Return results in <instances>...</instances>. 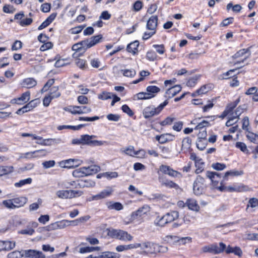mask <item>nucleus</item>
Segmentation results:
<instances>
[{"label": "nucleus", "mask_w": 258, "mask_h": 258, "mask_svg": "<svg viewBox=\"0 0 258 258\" xmlns=\"http://www.w3.org/2000/svg\"><path fill=\"white\" fill-rule=\"evenodd\" d=\"M107 235L112 238H115L122 241H131L133 237L127 232L114 229H107L105 231Z\"/></svg>", "instance_id": "f257e3e1"}, {"label": "nucleus", "mask_w": 258, "mask_h": 258, "mask_svg": "<svg viewBox=\"0 0 258 258\" xmlns=\"http://www.w3.org/2000/svg\"><path fill=\"white\" fill-rule=\"evenodd\" d=\"M168 103V100H166L157 107H155L153 106L145 107L143 111V115L144 118L149 119L154 116L158 115Z\"/></svg>", "instance_id": "f03ea898"}, {"label": "nucleus", "mask_w": 258, "mask_h": 258, "mask_svg": "<svg viewBox=\"0 0 258 258\" xmlns=\"http://www.w3.org/2000/svg\"><path fill=\"white\" fill-rule=\"evenodd\" d=\"M222 182H221V186H218L217 188L220 192H251L252 190L250 188L242 184L234 185L233 186H225L222 185Z\"/></svg>", "instance_id": "7ed1b4c3"}, {"label": "nucleus", "mask_w": 258, "mask_h": 258, "mask_svg": "<svg viewBox=\"0 0 258 258\" xmlns=\"http://www.w3.org/2000/svg\"><path fill=\"white\" fill-rule=\"evenodd\" d=\"M27 202L25 197H21L9 200L4 201L3 203L8 208L14 209L23 206Z\"/></svg>", "instance_id": "20e7f679"}, {"label": "nucleus", "mask_w": 258, "mask_h": 258, "mask_svg": "<svg viewBox=\"0 0 258 258\" xmlns=\"http://www.w3.org/2000/svg\"><path fill=\"white\" fill-rule=\"evenodd\" d=\"M225 248L226 245L223 242H220L219 246L216 244H210L203 246L201 250L203 253L210 252L216 254L222 252Z\"/></svg>", "instance_id": "39448f33"}, {"label": "nucleus", "mask_w": 258, "mask_h": 258, "mask_svg": "<svg viewBox=\"0 0 258 258\" xmlns=\"http://www.w3.org/2000/svg\"><path fill=\"white\" fill-rule=\"evenodd\" d=\"M102 39V35H98L80 41V44L82 46L83 50L85 51L87 49L95 45L96 44L99 43Z\"/></svg>", "instance_id": "423d86ee"}, {"label": "nucleus", "mask_w": 258, "mask_h": 258, "mask_svg": "<svg viewBox=\"0 0 258 258\" xmlns=\"http://www.w3.org/2000/svg\"><path fill=\"white\" fill-rule=\"evenodd\" d=\"M64 109L73 114H86L90 113L91 111V109L86 106H73L69 107H66Z\"/></svg>", "instance_id": "0eeeda50"}, {"label": "nucleus", "mask_w": 258, "mask_h": 258, "mask_svg": "<svg viewBox=\"0 0 258 258\" xmlns=\"http://www.w3.org/2000/svg\"><path fill=\"white\" fill-rule=\"evenodd\" d=\"M95 137V136H90L88 135H84L81 136V141L82 145H88L90 146H99L103 145L104 142L101 141L93 140Z\"/></svg>", "instance_id": "6e6552de"}, {"label": "nucleus", "mask_w": 258, "mask_h": 258, "mask_svg": "<svg viewBox=\"0 0 258 258\" xmlns=\"http://www.w3.org/2000/svg\"><path fill=\"white\" fill-rule=\"evenodd\" d=\"M150 207L147 205L143 206L136 211L132 213L131 215V220L133 221L138 218L142 217L144 215L147 214V213L150 212Z\"/></svg>", "instance_id": "1a4fd4ad"}, {"label": "nucleus", "mask_w": 258, "mask_h": 258, "mask_svg": "<svg viewBox=\"0 0 258 258\" xmlns=\"http://www.w3.org/2000/svg\"><path fill=\"white\" fill-rule=\"evenodd\" d=\"M160 170L164 174H168L169 176L173 177L180 178L182 177L181 174L171 168L167 165H162L160 166Z\"/></svg>", "instance_id": "9d476101"}, {"label": "nucleus", "mask_w": 258, "mask_h": 258, "mask_svg": "<svg viewBox=\"0 0 258 258\" xmlns=\"http://www.w3.org/2000/svg\"><path fill=\"white\" fill-rule=\"evenodd\" d=\"M141 244L140 247L141 249L144 250V253L146 254L155 253V246H157L156 244L150 241H145Z\"/></svg>", "instance_id": "9b49d317"}, {"label": "nucleus", "mask_w": 258, "mask_h": 258, "mask_svg": "<svg viewBox=\"0 0 258 258\" xmlns=\"http://www.w3.org/2000/svg\"><path fill=\"white\" fill-rule=\"evenodd\" d=\"M30 98V92L26 91L23 93L21 97L12 100V103H15L19 105L23 104L28 102Z\"/></svg>", "instance_id": "f8f14e48"}, {"label": "nucleus", "mask_w": 258, "mask_h": 258, "mask_svg": "<svg viewBox=\"0 0 258 258\" xmlns=\"http://www.w3.org/2000/svg\"><path fill=\"white\" fill-rule=\"evenodd\" d=\"M175 138L174 135L171 134H163L156 136V140L160 144H164L166 142L172 141Z\"/></svg>", "instance_id": "ddd939ff"}, {"label": "nucleus", "mask_w": 258, "mask_h": 258, "mask_svg": "<svg viewBox=\"0 0 258 258\" xmlns=\"http://www.w3.org/2000/svg\"><path fill=\"white\" fill-rule=\"evenodd\" d=\"M25 257L29 258H45V255L40 251L33 249L26 250L24 251Z\"/></svg>", "instance_id": "4468645a"}, {"label": "nucleus", "mask_w": 258, "mask_h": 258, "mask_svg": "<svg viewBox=\"0 0 258 258\" xmlns=\"http://www.w3.org/2000/svg\"><path fill=\"white\" fill-rule=\"evenodd\" d=\"M181 87L180 85H175L168 89L165 92V97L171 98L175 96L181 91Z\"/></svg>", "instance_id": "2eb2a0df"}, {"label": "nucleus", "mask_w": 258, "mask_h": 258, "mask_svg": "<svg viewBox=\"0 0 258 258\" xmlns=\"http://www.w3.org/2000/svg\"><path fill=\"white\" fill-rule=\"evenodd\" d=\"M141 246V244L139 243H133L128 245H120L116 247V250L118 252H121L125 250H128L132 249L138 248Z\"/></svg>", "instance_id": "dca6fc26"}, {"label": "nucleus", "mask_w": 258, "mask_h": 258, "mask_svg": "<svg viewBox=\"0 0 258 258\" xmlns=\"http://www.w3.org/2000/svg\"><path fill=\"white\" fill-rule=\"evenodd\" d=\"M206 177L211 179V181L214 183H218L219 179L221 178V174L216 172L207 171L206 173Z\"/></svg>", "instance_id": "f3484780"}, {"label": "nucleus", "mask_w": 258, "mask_h": 258, "mask_svg": "<svg viewBox=\"0 0 258 258\" xmlns=\"http://www.w3.org/2000/svg\"><path fill=\"white\" fill-rule=\"evenodd\" d=\"M158 20L157 16H151L147 22V28L150 30L156 31Z\"/></svg>", "instance_id": "a211bd4d"}, {"label": "nucleus", "mask_w": 258, "mask_h": 258, "mask_svg": "<svg viewBox=\"0 0 258 258\" xmlns=\"http://www.w3.org/2000/svg\"><path fill=\"white\" fill-rule=\"evenodd\" d=\"M250 47H249L247 49L244 48V49H240L233 55L232 57L233 58H239L240 57L243 56L245 54H246L247 53H249L248 55L247 56L245 57L243 60H242L241 61H237V62H235V64H238V63H240L241 62H243L244 61L247 57H248L250 56Z\"/></svg>", "instance_id": "6ab92c4d"}, {"label": "nucleus", "mask_w": 258, "mask_h": 258, "mask_svg": "<svg viewBox=\"0 0 258 258\" xmlns=\"http://www.w3.org/2000/svg\"><path fill=\"white\" fill-rule=\"evenodd\" d=\"M68 225L65 223V222L64 221H62L50 224L47 226V228L48 230L51 231L58 229H62L66 227Z\"/></svg>", "instance_id": "aec40b11"}, {"label": "nucleus", "mask_w": 258, "mask_h": 258, "mask_svg": "<svg viewBox=\"0 0 258 258\" xmlns=\"http://www.w3.org/2000/svg\"><path fill=\"white\" fill-rule=\"evenodd\" d=\"M226 253H233L234 254L240 257L242 255V251L241 248L238 246L232 247L230 245L226 246V248L224 249Z\"/></svg>", "instance_id": "412c9836"}, {"label": "nucleus", "mask_w": 258, "mask_h": 258, "mask_svg": "<svg viewBox=\"0 0 258 258\" xmlns=\"http://www.w3.org/2000/svg\"><path fill=\"white\" fill-rule=\"evenodd\" d=\"M60 139H46L42 138V142H36V144L43 146H51L54 144H57L61 142Z\"/></svg>", "instance_id": "4be33fe9"}, {"label": "nucleus", "mask_w": 258, "mask_h": 258, "mask_svg": "<svg viewBox=\"0 0 258 258\" xmlns=\"http://www.w3.org/2000/svg\"><path fill=\"white\" fill-rule=\"evenodd\" d=\"M21 85L22 87L31 88L37 85V81L32 78H28L23 80Z\"/></svg>", "instance_id": "5701e85b"}, {"label": "nucleus", "mask_w": 258, "mask_h": 258, "mask_svg": "<svg viewBox=\"0 0 258 258\" xmlns=\"http://www.w3.org/2000/svg\"><path fill=\"white\" fill-rule=\"evenodd\" d=\"M185 204L188 208L193 211L198 212L200 210V206L198 204L197 201L194 199H188L186 201Z\"/></svg>", "instance_id": "b1692460"}, {"label": "nucleus", "mask_w": 258, "mask_h": 258, "mask_svg": "<svg viewBox=\"0 0 258 258\" xmlns=\"http://www.w3.org/2000/svg\"><path fill=\"white\" fill-rule=\"evenodd\" d=\"M73 175L76 177H82L88 175V172H87L86 167H81L75 170L72 173Z\"/></svg>", "instance_id": "393cba45"}, {"label": "nucleus", "mask_w": 258, "mask_h": 258, "mask_svg": "<svg viewBox=\"0 0 258 258\" xmlns=\"http://www.w3.org/2000/svg\"><path fill=\"white\" fill-rule=\"evenodd\" d=\"M139 45V41L137 40L127 45L126 47V50L128 52L132 53L133 54H135L138 51V47Z\"/></svg>", "instance_id": "a878e982"}, {"label": "nucleus", "mask_w": 258, "mask_h": 258, "mask_svg": "<svg viewBox=\"0 0 258 258\" xmlns=\"http://www.w3.org/2000/svg\"><path fill=\"white\" fill-rule=\"evenodd\" d=\"M146 91L149 96L154 97L160 91V89L156 86H149L146 88Z\"/></svg>", "instance_id": "bb28decb"}, {"label": "nucleus", "mask_w": 258, "mask_h": 258, "mask_svg": "<svg viewBox=\"0 0 258 258\" xmlns=\"http://www.w3.org/2000/svg\"><path fill=\"white\" fill-rule=\"evenodd\" d=\"M26 250H22L21 251L15 250L11 252L7 255V258H21L23 256L25 257L24 251Z\"/></svg>", "instance_id": "cd10ccee"}, {"label": "nucleus", "mask_w": 258, "mask_h": 258, "mask_svg": "<svg viewBox=\"0 0 258 258\" xmlns=\"http://www.w3.org/2000/svg\"><path fill=\"white\" fill-rule=\"evenodd\" d=\"M14 167L13 166H0V176L7 175L13 172Z\"/></svg>", "instance_id": "c85d7f7f"}, {"label": "nucleus", "mask_w": 258, "mask_h": 258, "mask_svg": "<svg viewBox=\"0 0 258 258\" xmlns=\"http://www.w3.org/2000/svg\"><path fill=\"white\" fill-rule=\"evenodd\" d=\"M165 215L168 222L170 223L178 218L179 213L176 211H172L170 212L166 213Z\"/></svg>", "instance_id": "c756f323"}, {"label": "nucleus", "mask_w": 258, "mask_h": 258, "mask_svg": "<svg viewBox=\"0 0 258 258\" xmlns=\"http://www.w3.org/2000/svg\"><path fill=\"white\" fill-rule=\"evenodd\" d=\"M107 206L109 210L119 211L123 209L122 204L118 202H109L107 203Z\"/></svg>", "instance_id": "7c9ffc66"}, {"label": "nucleus", "mask_w": 258, "mask_h": 258, "mask_svg": "<svg viewBox=\"0 0 258 258\" xmlns=\"http://www.w3.org/2000/svg\"><path fill=\"white\" fill-rule=\"evenodd\" d=\"M121 152L123 153L126 155L135 157V148L133 146H129L124 149H121Z\"/></svg>", "instance_id": "2f4dec72"}, {"label": "nucleus", "mask_w": 258, "mask_h": 258, "mask_svg": "<svg viewBox=\"0 0 258 258\" xmlns=\"http://www.w3.org/2000/svg\"><path fill=\"white\" fill-rule=\"evenodd\" d=\"M86 124H79L78 125H59L57 127V129L59 131L63 130V129H71L74 131L76 130H79L81 128H82L83 127L85 126Z\"/></svg>", "instance_id": "473e14b6"}, {"label": "nucleus", "mask_w": 258, "mask_h": 258, "mask_svg": "<svg viewBox=\"0 0 258 258\" xmlns=\"http://www.w3.org/2000/svg\"><path fill=\"white\" fill-rule=\"evenodd\" d=\"M3 244L4 251L11 250L16 246L15 242L8 240L3 241Z\"/></svg>", "instance_id": "72a5a7b5"}, {"label": "nucleus", "mask_w": 258, "mask_h": 258, "mask_svg": "<svg viewBox=\"0 0 258 258\" xmlns=\"http://www.w3.org/2000/svg\"><path fill=\"white\" fill-rule=\"evenodd\" d=\"M123 76L126 77L133 78L136 75V71L133 69H124L120 71Z\"/></svg>", "instance_id": "f704fd0d"}, {"label": "nucleus", "mask_w": 258, "mask_h": 258, "mask_svg": "<svg viewBox=\"0 0 258 258\" xmlns=\"http://www.w3.org/2000/svg\"><path fill=\"white\" fill-rule=\"evenodd\" d=\"M101 254V258H119V254L110 251L102 252Z\"/></svg>", "instance_id": "c9c22d12"}, {"label": "nucleus", "mask_w": 258, "mask_h": 258, "mask_svg": "<svg viewBox=\"0 0 258 258\" xmlns=\"http://www.w3.org/2000/svg\"><path fill=\"white\" fill-rule=\"evenodd\" d=\"M49 96L51 98H58L60 96V93L58 91V87L54 86L50 89Z\"/></svg>", "instance_id": "e433bc0d"}, {"label": "nucleus", "mask_w": 258, "mask_h": 258, "mask_svg": "<svg viewBox=\"0 0 258 258\" xmlns=\"http://www.w3.org/2000/svg\"><path fill=\"white\" fill-rule=\"evenodd\" d=\"M32 181V179L29 177L26 179L21 180L19 182H16L14 185L16 187H20L25 184H29L31 183Z\"/></svg>", "instance_id": "4c0bfd02"}, {"label": "nucleus", "mask_w": 258, "mask_h": 258, "mask_svg": "<svg viewBox=\"0 0 258 258\" xmlns=\"http://www.w3.org/2000/svg\"><path fill=\"white\" fill-rule=\"evenodd\" d=\"M242 174H243V172L241 171H236V170H230V171L226 172L225 173L223 178H224V180H226V179H227V177L229 176H238V175H241Z\"/></svg>", "instance_id": "58836bf2"}, {"label": "nucleus", "mask_w": 258, "mask_h": 258, "mask_svg": "<svg viewBox=\"0 0 258 258\" xmlns=\"http://www.w3.org/2000/svg\"><path fill=\"white\" fill-rule=\"evenodd\" d=\"M86 168L87 169V172H88V175L97 172L100 169V167L97 165H91L86 167Z\"/></svg>", "instance_id": "ea45409f"}, {"label": "nucleus", "mask_w": 258, "mask_h": 258, "mask_svg": "<svg viewBox=\"0 0 258 258\" xmlns=\"http://www.w3.org/2000/svg\"><path fill=\"white\" fill-rule=\"evenodd\" d=\"M200 78V76H195L191 78H190L186 83V85L188 87H194L197 84L198 80Z\"/></svg>", "instance_id": "a19ab883"}, {"label": "nucleus", "mask_w": 258, "mask_h": 258, "mask_svg": "<svg viewBox=\"0 0 258 258\" xmlns=\"http://www.w3.org/2000/svg\"><path fill=\"white\" fill-rule=\"evenodd\" d=\"M176 241L179 242L180 244L186 245L192 242V238L189 236L181 237L178 238Z\"/></svg>", "instance_id": "79ce46f5"}, {"label": "nucleus", "mask_w": 258, "mask_h": 258, "mask_svg": "<svg viewBox=\"0 0 258 258\" xmlns=\"http://www.w3.org/2000/svg\"><path fill=\"white\" fill-rule=\"evenodd\" d=\"M31 154L34 155L35 158H39L45 156L47 154V151L45 149H41L33 151Z\"/></svg>", "instance_id": "37998d69"}, {"label": "nucleus", "mask_w": 258, "mask_h": 258, "mask_svg": "<svg viewBox=\"0 0 258 258\" xmlns=\"http://www.w3.org/2000/svg\"><path fill=\"white\" fill-rule=\"evenodd\" d=\"M163 184L165 185L167 187L174 188L176 189H178L177 192H181L182 190L179 187V186L177 184H176L175 183L173 182L172 181H167L166 182L163 183Z\"/></svg>", "instance_id": "c03bdc74"}, {"label": "nucleus", "mask_w": 258, "mask_h": 258, "mask_svg": "<svg viewBox=\"0 0 258 258\" xmlns=\"http://www.w3.org/2000/svg\"><path fill=\"white\" fill-rule=\"evenodd\" d=\"M191 140L189 137L184 138L182 141L181 148H189L191 146Z\"/></svg>", "instance_id": "a18cd8bd"}, {"label": "nucleus", "mask_w": 258, "mask_h": 258, "mask_svg": "<svg viewBox=\"0 0 258 258\" xmlns=\"http://www.w3.org/2000/svg\"><path fill=\"white\" fill-rule=\"evenodd\" d=\"M75 63L79 68L82 70L85 69L87 67L86 61L84 59H77Z\"/></svg>", "instance_id": "49530a36"}, {"label": "nucleus", "mask_w": 258, "mask_h": 258, "mask_svg": "<svg viewBox=\"0 0 258 258\" xmlns=\"http://www.w3.org/2000/svg\"><path fill=\"white\" fill-rule=\"evenodd\" d=\"M169 222H168L167 217L165 215L159 218V220L157 221L156 224L159 226L163 227L166 224H168Z\"/></svg>", "instance_id": "de8ad7c7"}, {"label": "nucleus", "mask_w": 258, "mask_h": 258, "mask_svg": "<svg viewBox=\"0 0 258 258\" xmlns=\"http://www.w3.org/2000/svg\"><path fill=\"white\" fill-rule=\"evenodd\" d=\"M3 10L5 13L9 14H13L16 11L15 8L13 6L10 5H5L3 7Z\"/></svg>", "instance_id": "09e8293b"}, {"label": "nucleus", "mask_w": 258, "mask_h": 258, "mask_svg": "<svg viewBox=\"0 0 258 258\" xmlns=\"http://www.w3.org/2000/svg\"><path fill=\"white\" fill-rule=\"evenodd\" d=\"M210 125V123L207 120H203L202 122L198 123V124L195 127V130H203L205 127Z\"/></svg>", "instance_id": "8fccbe9b"}, {"label": "nucleus", "mask_w": 258, "mask_h": 258, "mask_svg": "<svg viewBox=\"0 0 258 258\" xmlns=\"http://www.w3.org/2000/svg\"><path fill=\"white\" fill-rule=\"evenodd\" d=\"M9 223L11 225L17 226L21 224L20 218L18 216H13L10 220Z\"/></svg>", "instance_id": "3c124183"}, {"label": "nucleus", "mask_w": 258, "mask_h": 258, "mask_svg": "<svg viewBox=\"0 0 258 258\" xmlns=\"http://www.w3.org/2000/svg\"><path fill=\"white\" fill-rule=\"evenodd\" d=\"M235 146L242 152L245 153L248 152L246 145L243 142H238L236 143Z\"/></svg>", "instance_id": "603ef678"}, {"label": "nucleus", "mask_w": 258, "mask_h": 258, "mask_svg": "<svg viewBox=\"0 0 258 258\" xmlns=\"http://www.w3.org/2000/svg\"><path fill=\"white\" fill-rule=\"evenodd\" d=\"M54 83V79H51L48 80L46 83L44 85L43 87L41 89V92H44L47 91V90L50 88Z\"/></svg>", "instance_id": "864d4df0"}, {"label": "nucleus", "mask_w": 258, "mask_h": 258, "mask_svg": "<svg viewBox=\"0 0 258 258\" xmlns=\"http://www.w3.org/2000/svg\"><path fill=\"white\" fill-rule=\"evenodd\" d=\"M112 93L107 92H103L98 95V98L101 100H107L112 98Z\"/></svg>", "instance_id": "5fc2aeb1"}, {"label": "nucleus", "mask_w": 258, "mask_h": 258, "mask_svg": "<svg viewBox=\"0 0 258 258\" xmlns=\"http://www.w3.org/2000/svg\"><path fill=\"white\" fill-rule=\"evenodd\" d=\"M212 167L216 170H222L224 169L226 166L224 163H216L212 164Z\"/></svg>", "instance_id": "6e6d98bb"}, {"label": "nucleus", "mask_w": 258, "mask_h": 258, "mask_svg": "<svg viewBox=\"0 0 258 258\" xmlns=\"http://www.w3.org/2000/svg\"><path fill=\"white\" fill-rule=\"evenodd\" d=\"M239 101H240V98H238L234 102L229 103L227 105L226 109L229 111V112H230L237 105V104L239 103Z\"/></svg>", "instance_id": "4d7b16f0"}, {"label": "nucleus", "mask_w": 258, "mask_h": 258, "mask_svg": "<svg viewBox=\"0 0 258 258\" xmlns=\"http://www.w3.org/2000/svg\"><path fill=\"white\" fill-rule=\"evenodd\" d=\"M137 96L138 99H149L152 98V96H149L147 92H140L137 94Z\"/></svg>", "instance_id": "13d9d810"}, {"label": "nucleus", "mask_w": 258, "mask_h": 258, "mask_svg": "<svg viewBox=\"0 0 258 258\" xmlns=\"http://www.w3.org/2000/svg\"><path fill=\"white\" fill-rule=\"evenodd\" d=\"M121 109L123 112L126 113L130 116H132L134 114L128 106L126 104L122 106Z\"/></svg>", "instance_id": "bf43d9fd"}, {"label": "nucleus", "mask_w": 258, "mask_h": 258, "mask_svg": "<svg viewBox=\"0 0 258 258\" xmlns=\"http://www.w3.org/2000/svg\"><path fill=\"white\" fill-rule=\"evenodd\" d=\"M42 201L38 199L37 202L31 204L29 206L30 211H35L38 209L39 206L41 205Z\"/></svg>", "instance_id": "052dcab7"}, {"label": "nucleus", "mask_w": 258, "mask_h": 258, "mask_svg": "<svg viewBox=\"0 0 258 258\" xmlns=\"http://www.w3.org/2000/svg\"><path fill=\"white\" fill-rule=\"evenodd\" d=\"M107 118L110 121H118L120 118V116L116 114H109L106 116Z\"/></svg>", "instance_id": "680f3d73"}, {"label": "nucleus", "mask_w": 258, "mask_h": 258, "mask_svg": "<svg viewBox=\"0 0 258 258\" xmlns=\"http://www.w3.org/2000/svg\"><path fill=\"white\" fill-rule=\"evenodd\" d=\"M244 109V108L242 107L241 106H238L235 110L234 112L232 113V115L236 118H238L241 114L243 112Z\"/></svg>", "instance_id": "e2e57ef3"}, {"label": "nucleus", "mask_w": 258, "mask_h": 258, "mask_svg": "<svg viewBox=\"0 0 258 258\" xmlns=\"http://www.w3.org/2000/svg\"><path fill=\"white\" fill-rule=\"evenodd\" d=\"M33 22V20L31 18H27L26 19H24L21 20V21L19 22V24L22 26H26L30 25Z\"/></svg>", "instance_id": "0e129e2a"}, {"label": "nucleus", "mask_w": 258, "mask_h": 258, "mask_svg": "<svg viewBox=\"0 0 258 258\" xmlns=\"http://www.w3.org/2000/svg\"><path fill=\"white\" fill-rule=\"evenodd\" d=\"M146 57L150 61H154L157 58L156 53L153 51H149L147 53Z\"/></svg>", "instance_id": "69168bd1"}, {"label": "nucleus", "mask_w": 258, "mask_h": 258, "mask_svg": "<svg viewBox=\"0 0 258 258\" xmlns=\"http://www.w3.org/2000/svg\"><path fill=\"white\" fill-rule=\"evenodd\" d=\"M247 139L253 143H257V135L252 133L248 132L246 135Z\"/></svg>", "instance_id": "338daca9"}, {"label": "nucleus", "mask_w": 258, "mask_h": 258, "mask_svg": "<svg viewBox=\"0 0 258 258\" xmlns=\"http://www.w3.org/2000/svg\"><path fill=\"white\" fill-rule=\"evenodd\" d=\"M257 206H258V199L256 198H251L249 200L247 208L249 207L255 208Z\"/></svg>", "instance_id": "774afa93"}]
</instances>
